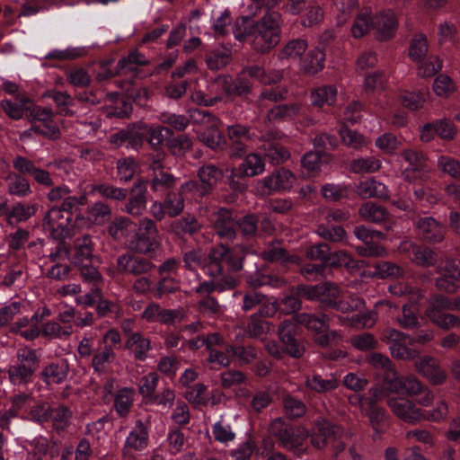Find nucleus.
Here are the masks:
<instances>
[{"label":"nucleus","instance_id":"1","mask_svg":"<svg viewBox=\"0 0 460 460\" xmlns=\"http://www.w3.org/2000/svg\"><path fill=\"white\" fill-rule=\"evenodd\" d=\"M282 19L278 12H267L260 20L248 16L236 20L233 27L234 38L247 41L258 52H267L280 40Z\"/></svg>","mask_w":460,"mask_h":460},{"label":"nucleus","instance_id":"2","mask_svg":"<svg viewBox=\"0 0 460 460\" xmlns=\"http://www.w3.org/2000/svg\"><path fill=\"white\" fill-rule=\"evenodd\" d=\"M329 318L325 314L319 316L311 314H299L293 319L285 320L279 328V335L286 351L294 358L301 357L304 352V347L297 342L295 338L296 323L305 325L308 330L322 333L327 331Z\"/></svg>","mask_w":460,"mask_h":460},{"label":"nucleus","instance_id":"3","mask_svg":"<svg viewBox=\"0 0 460 460\" xmlns=\"http://www.w3.org/2000/svg\"><path fill=\"white\" fill-rule=\"evenodd\" d=\"M397 27V20L392 10L374 14L370 7H363L357 13L350 32L353 38L359 39L371 30H375L380 40L393 36Z\"/></svg>","mask_w":460,"mask_h":460},{"label":"nucleus","instance_id":"4","mask_svg":"<svg viewBox=\"0 0 460 460\" xmlns=\"http://www.w3.org/2000/svg\"><path fill=\"white\" fill-rule=\"evenodd\" d=\"M225 261L232 270H239L243 268L242 259L234 258L225 246L219 245L214 248L208 257L200 251H191L184 256V262L190 270L201 268L209 276H217L222 271L221 263Z\"/></svg>","mask_w":460,"mask_h":460},{"label":"nucleus","instance_id":"5","mask_svg":"<svg viewBox=\"0 0 460 460\" xmlns=\"http://www.w3.org/2000/svg\"><path fill=\"white\" fill-rule=\"evenodd\" d=\"M298 294L303 295L309 300H318L323 305L335 306L343 313H349L350 310L358 309L363 305V300L358 297L351 298V302L340 301L337 298L340 296V290L337 286L331 283H324L316 286H298Z\"/></svg>","mask_w":460,"mask_h":460},{"label":"nucleus","instance_id":"6","mask_svg":"<svg viewBox=\"0 0 460 460\" xmlns=\"http://www.w3.org/2000/svg\"><path fill=\"white\" fill-rule=\"evenodd\" d=\"M270 431L283 447L300 455L307 450L308 433L304 428H290L281 419H276L270 427Z\"/></svg>","mask_w":460,"mask_h":460},{"label":"nucleus","instance_id":"7","mask_svg":"<svg viewBox=\"0 0 460 460\" xmlns=\"http://www.w3.org/2000/svg\"><path fill=\"white\" fill-rule=\"evenodd\" d=\"M168 133L169 129L164 127L154 128L146 124H137L128 132L121 131L112 135L111 137V143L120 145L127 140H142V138L146 137L149 144L155 146L160 145Z\"/></svg>","mask_w":460,"mask_h":460},{"label":"nucleus","instance_id":"8","mask_svg":"<svg viewBox=\"0 0 460 460\" xmlns=\"http://www.w3.org/2000/svg\"><path fill=\"white\" fill-rule=\"evenodd\" d=\"M49 259L53 262L70 259L76 266L91 263L92 242L90 237L84 236L76 241L72 258L69 257V252L66 244L63 242L58 243L56 252H50Z\"/></svg>","mask_w":460,"mask_h":460},{"label":"nucleus","instance_id":"9","mask_svg":"<svg viewBox=\"0 0 460 460\" xmlns=\"http://www.w3.org/2000/svg\"><path fill=\"white\" fill-rule=\"evenodd\" d=\"M72 217L69 213H64L59 208L53 207L46 214L43 228L52 238L62 240L72 234Z\"/></svg>","mask_w":460,"mask_h":460},{"label":"nucleus","instance_id":"10","mask_svg":"<svg viewBox=\"0 0 460 460\" xmlns=\"http://www.w3.org/2000/svg\"><path fill=\"white\" fill-rule=\"evenodd\" d=\"M19 363L11 366L8 376L14 385H26L31 382V376L37 367L35 352L31 349H22L18 352Z\"/></svg>","mask_w":460,"mask_h":460},{"label":"nucleus","instance_id":"11","mask_svg":"<svg viewBox=\"0 0 460 460\" xmlns=\"http://www.w3.org/2000/svg\"><path fill=\"white\" fill-rule=\"evenodd\" d=\"M296 181V176L290 171L282 168L258 181L255 189L261 195H269L290 190Z\"/></svg>","mask_w":460,"mask_h":460},{"label":"nucleus","instance_id":"12","mask_svg":"<svg viewBox=\"0 0 460 460\" xmlns=\"http://www.w3.org/2000/svg\"><path fill=\"white\" fill-rule=\"evenodd\" d=\"M381 340L390 344V351L393 357L401 359H413L419 355V351L409 348L413 345L411 337L394 329H386L381 334Z\"/></svg>","mask_w":460,"mask_h":460},{"label":"nucleus","instance_id":"13","mask_svg":"<svg viewBox=\"0 0 460 460\" xmlns=\"http://www.w3.org/2000/svg\"><path fill=\"white\" fill-rule=\"evenodd\" d=\"M157 230L155 223L148 218L140 222L137 233L131 236L130 248L136 252L146 253L158 247Z\"/></svg>","mask_w":460,"mask_h":460},{"label":"nucleus","instance_id":"14","mask_svg":"<svg viewBox=\"0 0 460 460\" xmlns=\"http://www.w3.org/2000/svg\"><path fill=\"white\" fill-rule=\"evenodd\" d=\"M386 403L392 412L400 420L410 424H415L425 419V412L405 397L389 396Z\"/></svg>","mask_w":460,"mask_h":460},{"label":"nucleus","instance_id":"15","mask_svg":"<svg viewBox=\"0 0 460 460\" xmlns=\"http://www.w3.org/2000/svg\"><path fill=\"white\" fill-rule=\"evenodd\" d=\"M437 272L439 275L436 280L437 288L447 293H454L457 288L456 283L460 279V261L445 259L441 261Z\"/></svg>","mask_w":460,"mask_h":460},{"label":"nucleus","instance_id":"16","mask_svg":"<svg viewBox=\"0 0 460 460\" xmlns=\"http://www.w3.org/2000/svg\"><path fill=\"white\" fill-rule=\"evenodd\" d=\"M265 171L264 160L257 154H250L245 156L243 163L238 168V172L235 169H232V172L229 176V182L233 189L237 190H243V186L240 185L235 181L234 177L239 174L243 177H253L262 173Z\"/></svg>","mask_w":460,"mask_h":460},{"label":"nucleus","instance_id":"17","mask_svg":"<svg viewBox=\"0 0 460 460\" xmlns=\"http://www.w3.org/2000/svg\"><path fill=\"white\" fill-rule=\"evenodd\" d=\"M445 311H447V309L440 308L437 304L428 300L424 315L432 323L442 330L448 331L450 329L460 328V317L450 313H446Z\"/></svg>","mask_w":460,"mask_h":460},{"label":"nucleus","instance_id":"18","mask_svg":"<svg viewBox=\"0 0 460 460\" xmlns=\"http://www.w3.org/2000/svg\"><path fill=\"white\" fill-rule=\"evenodd\" d=\"M402 175L405 180L411 181L421 179L426 170V161L424 156L416 150H404L402 153Z\"/></svg>","mask_w":460,"mask_h":460},{"label":"nucleus","instance_id":"19","mask_svg":"<svg viewBox=\"0 0 460 460\" xmlns=\"http://www.w3.org/2000/svg\"><path fill=\"white\" fill-rule=\"evenodd\" d=\"M339 429V427L331 424L325 420H318L310 435L312 445L318 449L324 447L332 438H336Z\"/></svg>","mask_w":460,"mask_h":460},{"label":"nucleus","instance_id":"20","mask_svg":"<svg viewBox=\"0 0 460 460\" xmlns=\"http://www.w3.org/2000/svg\"><path fill=\"white\" fill-rule=\"evenodd\" d=\"M415 367L423 376L434 385H439L446 381V372L439 367L432 357H424L420 358L415 363Z\"/></svg>","mask_w":460,"mask_h":460},{"label":"nucleus","instance_id":"21","mask_svg":"<svg viewBox=\"0 0 460 460\" xmlns=\"http://www.w3.org/2000/svg\"><path fill=\"white\" fill-rule=\"evenodd\" d=\"M210 221L213 223L219 236L226 239H233L234 237L236 223L228 210L221 208L213 213Z\"/></svg>","mask_w":460,"mask_h":460},{"label":"nucleus","instance_id":"22","mask_svg":"<svg viewBox=\"0 0 460 460\" xmlns=\"http://www.w3.org/2000/svg\"><path fill=\"white\" fill-rule=\"evenodd\" d=\"M148 444V431L141 421H137L125 440L124 454L144 450Z\"/></svg>","mask_w":460,"mask_h":460},{"label":"nucleus","instance_id":"23","mask_svg":"<svg viewBox=\"0 0 460 460\" xmlns=\"http://www.w3.org/2000/svg\"><path fill=\"white\" fill-rule=\"evenodd\" d=\"M387 388L394 393H406L408 395H417L423 391L421 383L412 375L394 376L387 382Z\"/></svg>","mask_w":460,"mask_h":460},{"label":"nucleus","instance_id":"24","mask_svg":"<svg viewBox=\"0 0 460 460\" xmlns=\"http://www.w3.org/2000/svg\"><path fill=\"white\" fill-rule=\"evenodd\" d=\"M416 226L420 234L429 242L438 243L444 238V227L431 217L419 218Z\"/></svg>","mask_w":460,"mask_h":460},{"label":"nucleus","instance_id":"25","mask_svg":"<svg viewBox=\"0 0 460 460\" xmlns=\"http://www.w3.org/2000/svg\"><path fill=\"white\" fill-rule=\"evenodd\" d=\"M31 445V454L36 460H52L59 455V449L57 444L49 441L44 437L35 438Z\"/></svg>","mask_w":460,"mask_h":460},{"label":"nucleus","instance_id":"26","mask_svg":"<svg viewBox=\"0 0 460 460\" xmlns=\"http://www.w3.org/2000/svg\"><path fill=\"white\" fill-rule=\"evenodd\" d=\"M146 183L139 182L132 188V194L126 204L125 210L127 213L136 217L141 215L146 207Z\"/></svg>","mask_w":460,"mask_h":460},{"label":"nucleus","instance_id":"27","mask_svg":"<svg viewBox=\"0 0 460 460\" xmlns=\"http://www.w3.org/2000/svg\"><path fill=\"white\" fill-rule=\"evenodd\" d=\"M242 75L253 78L262 84L270 85L281 81L283 72L281 70L266 72L262 66L254 65L244 68L242 72Z\"/></svg>","mask_w":460,"mask_h":460},{"label":"nucleus","instance_id":"28","mask_svg":"<svg viewBox=\"0 0 460 460\" xmlns=\"http://www.w3.org/2000/svg\"><path fill=\"white\" fill-rule=\"evenodd\" d=\"M364 304L358 308L350 310L349 313H353L351 315L340 316L339 321L344 326L351 327H363L369 328L374 325L376 320V314L374 312L361 313L359 310Z\"/></svg>","mask_w":460,"mask_h":460},{"label":"nucleus","instance_id":"29","mask_svg":"<svg viewBox=\"0 0 460 460\" xmlns=\"http://www.w3.org/2000/svg\"><path fill=\"white\" fill-rule=\"evenodd\" d=\"M356 191L363 199L388 197L386 186L375 179H367L360 181L357 185Z\"/></svg>","mask_w":460,"mask_h":460},{"label":"nucleus","instance_id":"30","mask_svg":"<svg viewBox=\"0 0 460 460\" xmlns=\"http://www.w3.org/2000/svg\"><path fill=\"white\" fill-rule=\"evenodd\" d=\"M307 47V42L305 40L296 39L289 40L279 51L278 58L281 61H301V58L305 53Z\"/></svg>","mask_w":460,"mask_h":460},{"label":"nucleus","instance_id":"31","mask_svg":"<svg viewBox=\"0 0 460 460\" xmlns=\"http://www.w3.org/2000/svg\"><path fill=\"white\" fill-rule=\"evenodd\" d=\"M30 99L23 95H18L15 101L4 99L0 106L4 111L13 119H21L29 108Z\"/></svg>","mask_w":460,"mask_h":460},{"label":"nucleus","instance_id":"32","mask_svg":"<svg viewBox=\"0 0 460 460\" xmlns=\"http://www.w3.org/2000/svg\"><path fill=\"white\" fill-rule=\"evenodd\" d=\"M376 402L374 401L372 406L368 407V411L364 412L369 418V423L374 430V439H377L380 437L387 425V415L385 410L376 405Z\"/></svg>","mask_w":460,"mask_h":460},{"label":"nucleus","instance_id":"33","mask_svg":"<svg viewBox=\"0 0 460 460\" xmlns=\"http://www.w3.org/2000/svg\"><path fill=\"white\" fill-rule=\"evenodd\" d=\"M126 346L132 351L135 358L139 360H144L151 349L150 341L138 332L128 334Z\"/></svg>","mask_w":460,"mask_h":460},{"label":"nucleus","instance_id":"34","mask_svg":"<svg viewBox=\"0 0 460 460\" xmlns=\"http://www.w3.org/2000/svg\"><path fill=\"white\" fill-rule=\"evenodd\" d=\"M262 257L270 261H279L285 264H299L300 259L296 255H287L279 243H270L261 253Z\"/></svg>","mask_w":460,"mask_h":460},{"label":"nucleus","instance_id":"35","mask_svg":"<svg viewBox=\"0 0 460 460\" xmlns=\"http://www.w3.org/2000/svg\"><path fill=\"white\" fill-rule=\"evenodd\" d=\"M389 293L394 296L406 297L409 302L418 304L423 297L420 289L411 288L403 282H396L388 288Z\"/></svg>","mask_w":460,"mask_h":460},{"label":"nucleus","instance_id":"36","mask_svg":"<svg viewBox=\"0 0 460 460\" xmlns=\"http://www.w3.org/2000/svg\"><path fill=\"white\" fill-rule=\"evenodd\" d=\"M301 105L298 103H290L277 105L270 109L268 113V119L273 122L291 119L300 113Z\"/></svg>","mask_w":460,"mask_h":460},{"label":"nucleus","instance_id":"37","mask_svg":"<svg viewBox=\"0 0 460 460\" xmlns=\"http://www.w3.org/2000/svg\"><path fill=\"white\" fill-rule=\"evenodd\" d=\"M337 96V89L332 85L315 88L311 93V102L314 106L322 107L324 104L332 105Z\"/></svg>","mask_w":460,"mask_h":460},{"label":"nucleus","instance_id":"38","mask_svg":"<svg viewBox=\"0 0 460 460\" xmlns=\"http://www.w3.org/2000/svg\"><path fill=\"white\" fill-rule=\"evenodd\" d=\"M417 304L406 303L402 306V315L398 316L397 323L405 329H417L420 326L418 312L416 307Z\"/></svg>","mask_w":460,"mask_h":460},{"label":"nucleus","instance_id":"39","mask_svg":"<svg viewBox=\"0 0 460 460\" xmlns=\"http://www.w3.org/2000/svg\"><path fill=\"white\" fill-rule=\"evenodd\" d=\"M358 213L364 220L373 223H380L388 216L385 208L373 202L364 203L360 207Z\"/></svg>","mask_w":460,"mask_h":460},{"label":"nucleus","instance_id":"40","mask_svg":"<svg viewBox=\"0 0 460 460\" xmlns=\"http://www.w3.org/2000/svg\"><path fill=\"white\" fill-rule=\"evenodd\" d=\"M136 231V225L128 218L122 217L114 221L109 227L110 234L118 240L129 238Z\"/></svg>","mask_w":460,"mask_h":460},{"label":"nucleus","instance_id":"41","mask_svg":"<svg viewBox=\"0 0 460 460\" xmlns=\"http://www.w3.org/2000/svg\"><path fill=\"white\" fill-rule=\"evenodd\" d=\"M8 192L16 196H26L31 192L28 181L16 173H9L6 178Z\"/></svg>","mask_w":460,"mask_h":460},{"label":"nucleus","instance_id":"42","mask_svg":"<svg viewBox=\"0 0 460 460\" xmlns=\"http://www.w3.org/2000/svg\"><path fill=\"white\" fill-rule=\"evenodd\" d=\"M238 77L233 80L230 77H223L221 84L225 91L230 95H242L248 93L251 89V84L244 79V76Z\"/></svg>","mask_w":460,"mask_h":460},{"label":"nucleus","instance_id":"43","mask_svg":"<svg viewBox=\"0 0 460 460\" xmlns=\"http://www.w3.org/2000/svg\"><path fill=\"white\" fill-rule=\"evenodd\" d=\"M370 393L372 394L371 397H362L358 394L351 395L349 398V404L358 406L363 413L367 411L368 407L372 406L374 401H379L384 397V393L379 387H373Z\"/></svg>","mask_w":460,"mask_h":460},{"label":"nucleus","instance_id":"44","mask_svg":"<svg viewBox=\"0 0 460 460\" xmlns=\"http://www.w3.org/2000/svg\"><path fill=\"white\" fill-rule=\"evenodd\" d=\"M399 100L403 107L411 111H417L423 107L426 96L421 92L403 91L400 93Z\"/></svg>","mask_w":460,"mask_h":460},{"label":"nucleus","instance_id":"45","mask_svg":"<svg viewBox=\"0 0 460 460\" xmlns=\"http://www.w3.org/2000/svg\"><path fill=\"white\" fill-rule=\"evenodd\" d=\"M361 264H363L362 261H354L350 256L343 251L330 253L326 262V265L332 267L344 266L349 270L359 268Z\"/></svg>","mask_w":460,"mask_h":460},{"label":"nucleus","instance_id":"46","mask_svg":"<svg viewBox=\"0 0 460 460\" xmlns=\"http://www.w3.org/2000/svg\"><path fill=\"white\" fill-rule=\"evenodd\" d=\"M309 60L301 64L302 71L306 75H314L323 67L324 54L316 49L308 54Z\"/></svg>","mask_w":460,"mask_h":460},{"label":"nucleus","instance_id":"47","mask_svg":"<svg viewBox=\"0 0 460 460\" xmlns=\"http://www.w3.org/2000/svg\"><path fill=\"white\" fill-rule=\"evenodd\" d=\"M146 63V58L137 51H132L127 58H121L117 65L118 74L134 71L137 66Z\"/></svg>","mask_w":460,"mask_h":460},{"label":"nucleus","instance_id":"48","mask_svg":"<svg viewBox=\"0 0 460 460\" xmlns=\"http://www.w3.org/2000/svg\"><path fill=\"white\" fill-rule=\"evenodd\" d=\"M116 354L112 348L104 346L102 350L96 352L92 360V366L97 372H103L107 366L113 363Z\"/></svg>","mask_w":460,"mask_h":460},{"label":"nucleus","instance_id":"49","mask_svg":"<svg viewBox=\"0 0 460 460\" xmlns=\"http://www.w3.org/2000/svg\"><path fill=\"white\" fill-rule=\"evenodd\" d=\"M329 157L321 152H308L302 157V165L310 173L318 172L323 163H327Z\"/></svg>","mask_w":460,"mask_h":460},{"label":"nucleus","instance_id":"50","mask_svg":"<svg viewBox=\"0 0 460 460\" xmlns=\"http://www.w3.org/2000/svg\"><path fill=\"white\" fill-rule=\"evenodd\" d=\"M380 167L381 162L375 157L358 158L350 164V170L355 173H371Z\"/></svg>","mask_w":460,"mask_h":460},{"label":"nucleus","instance_id":"51","mask_svg":"<svg viewBox=\"0 0 460 460\" xmlns=\"http://www.w3.org/2000/svg\"><path fill=\"white\" fill-rule=\"evenodd\" d=\"M418 75L422 77H429L438 73L442 67L441 60L436 56H429L427 58H421L417 62Z\"/></svg>","mask_w":460,"mask_h":460},{"label":"nucleus","instance_id":"52","mask_svg":"<svg viewBox=\"0 0 460 460\" xmlns=\"http://www.w3.org/2000/svg\"><path fill=\"white\" fill-rule=\"evenodd\" d=\"M306 385L317 393H325L335 389L338 386L336 379H323L318 375H313L306 378Z\"/></svg>","mask_w":460,"mask_h":460},{"label":"nucleus","instance_id":"53","mask_svg":"<svg viewBox=\"0 0 460 460\" xmlns=\"http://www.w3.org/2000/svg\"><path fill=\"white\" fill-rule=\"evenodd\" d=\"M340 134L343 144L348 147L359 149L367 144L363 135L345 127L341 128Z\"/></svg>","mask_w":460,"mask_h":460},{"label":"nucleus","instance_id":"54","mask_svg":"<svg viewBox=\"0 0 460 460\" xmlns=\"http://www.w3.org/2000/svg\"><path fill=\"white\" fill-rule=\"evenodd\" d=\"M186 399L195 406L209 403V394L207 387L202 384H197L186 393Z\"/></svg>","mask_w":460,"mask_h":460},{"label":"nucleus","instance_id":"55","mask_svg":"<svg viewBox=\"0 0 460 460\" xmlns=\"http://www.w3.org/2000/svg\"><path fill=\"white\" fill-rule=\"evenodd\" d=\"M133 391L128 388H124L117 394L114 407L120 416H126L128 413L133 402Z\"/></svg>","mask_w":460,"mask_h":460},{"label":"nucleus","instance_id":"56","mask_svg":"<svg viewBox=\"0 0 460 460\" xmlns=\"http://www.w3.org/2000/svg\"><path fill=\"white\" fill-rule=\"evenodd\" d=\"M456 89V83L446 75H438L433 83V91L439 97H447Z\"/></svg>","mask_w":460,"mask_h":460},{"label":"nucleus","instance_id":"57","mask_svg":"<svg viewBox=\"0 0 460 460\" xmlns=\"http://www.w3.org/2000/svg\"><path fill=\"white\" fill-rule=\"evenodd\" d=\"M86 53L84 47H68L66 49H53L46 55V58L57 60L74 59L84 56Z\"/></svg>","mask_w":460,"mask_h":460},{"label":"nucleus","instance_id":"58","mask_svg":"<svg viewBox=\"0 0 460 460\" xmlns=\"http://www.w3.org/2000/svg\"><path fill=\"white\" fill-rule=\"evenodd\" d=\"M43 375L48 384H58L66 379L67 367L64 364H50L45 367Z\"/></svg>","mask_w":460,"mask_h":460},{"label":"nucleus","instance_id":"59","mask_svg":"<svg viewBox=\"0 0 460 460\" xmlns=\"http://www.w3.org/2000/svg\"><path fill=\"white\" fill-rule=\"evenodd\" d=\"M66 75L67 81L75 87H85L91 83V75L83 67H73Z\"/></svg>","mask_w":460,"mask_h":460},{"label":"nucleus","instance_id":"60","mask_svg":"<svg viewBox=\"0 0 460 460\" xmlns=\"http://www.w3.org/2000/svg\"><path fill=\"white\" fill-rule=\"evenodd\" d=\"M411 260L417 265L429 267L435 264L437 261L436 253L427 247L418 246L414 249V253Z\"/></svg>","mask_w":460,"mask_h":460},{"label":"nucleus","instance_id":"61","mask_svg":"<svg viewBox=\"0 0 460 460\" xmlns=\"http://www.w3.org/2000/svg\"><path fill=\"white\" fill-rule=\"evenodd\" d=\"M428 52L427 39L423 35H416L410 45L409 55L415 62L421 61Z\"/></svg>","mask_w":460,"mask_h":460},{"label":"nucleus","instance_id":"62","mask_svg":"<svg viewBox=\"0 0 460 460\" xmlns=\"http://www.w3.org/2000/svg\"><path fill=\"white\" fill-rule=\"evenodd\" d=\"M199 177L204 184L202 187L207 188L208 191L210 187L222 178V172L214 165H208L199 169Z\"/></svg>","mask_w":460,"mask_h":460},{"label":"nucleus","instance_id":"63","mask_svg":"<svg viewBox=\"0 0 460 460\" xmlns=\"http://www.w3.org/2000/svg\"><path fill=\"white\" fill-rule=\"evenodd\" d=\"M438 167L452 178L460 179V162L458 160L441 155L438 158Z\"/></svg>","mask_w":460,"mask_h":460},{"label":"nucleus","instance_id":"64","mask_svg":"<svg viewBox=\"0 0 460 460\" xmlns=\"http://www.w3.org/2000/svg\"><path fill=\"white\" fill-rule=\"evenodd\" d=\"M35 212L34 206H26L21 203L14 205L8 214V223L22 222L27 220Z\"/></svg>","mask_w":460,"mask_h":460}]
</instances>
